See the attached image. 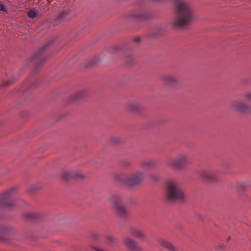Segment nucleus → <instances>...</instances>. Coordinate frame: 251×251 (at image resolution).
I'll list each match as a JSON object with an SVG mask.
<instances>
[{
    "mask_svg": "<svg viewBox=\"0 0 251 251\" xmlns=\"http://www.w3.org/2000/svg\"><path fill=\"white\" fill-rule=\"evenodd\" d=\"M177 15L173 25L175 27H183L190 24L194 20L192 10L190 6L182 1L176 4Z\"/></svg>",
    "mask_w": 251,
    "mask_h": 251,
    "instance_id": "f257e3e1",
    "label": "nucleus"
},
{
    "mask_svg": "<svg viewBox=\"0 0 251 251\" xmlns=\"http://www.w3.org/2000/svg\"><path fill=\"white\" fill-rule=\"evenodd\" d=\"M166 196L170 201H183L185 198L184 194L179 188V184L173 180H170L167 183Z\"/></svg>",
    "mask_w": 251,
    "mask_h": 251,
    "instance_id": "f03ea898",
    "label": "nucleus"
},
{
    "mask_svg": "<svg viewBox=\"0 0 251 251\" xmlns=\"http://www.w3.org/2000/svg\"><path fill=\"white\" fill-rule=\"evenodd\" d=\"M189 163L187 156L185 154H179L175 158L170 160L167 165L173 170L182 169Z\"/></svg>",
    "mask_w": 251,
    "mask_h": 251,
    "instance_id": "7ed1b4c3",
    "label": "nucleus"
},
{
    "mask_svg": "<svg viewBox=\"0 0 251 251\" xmlns=\"http://www.w3.org/2000/svg\"><path fill=\"white\" fill-rule=\"evenodd\" d=\"M15 194L14 190H10L3 194L0 195V207L10 208L12 205Z\"/></svg>",
    "mask_w": 251,
    "mask_h": 251,
    "instance_id": "20e7f679",
    "label": "nucleus"
},
{
    "mask_svg": "<svg viewBox=\"0 0 251 251\" xmlns=\"http://www.w3.org/2000/svg\"><path fill=\"white\" fill-rule=\"evenodd\" d=\"M144 176L143 172H137L131 176H126L124 182L128 186H133L139 183L143 180Z\"/></svg>",
    "mask_w": 251,
    "mask_h": 251,
    "instance_id": "39448f33",
    "label": "nucleus"
},
{
    "mask_svg": "<svg viewBox=\"0 0 251 251\" xmlns=\"http://www.w3.org/2000/svg\"><path fill=\"white\" fill-rule=\"evenodd\" d=\"M231 108L236 111L244 112L247 111L249 107L239 101H234L231 103Z\"/></svg>",
    "mask_w": 251,
    "mask_h": 251,
    "instance_id": "423d86ee",
    "label": "nucleus"
},
{
    "mask_svg": "<svg viewBox=\"0 0 251 251\" xmlns=\"http://www.w3.org/2000/svg\"><path fill=\"white\" fill-rule=\"evenodd\" d=\"M125 244L128 248L132 251L140 250L139 248L137 246V245L136 244V242H135L134 241H132L130 239H126L125 241Z\"/></svg>",
    "mask_w": 251,
    "mask_h": 251,
    "instance_id": "0eeeda50",
    "label": "nucleus"
},
{
    "mask_svg": "<svg viewBox=\"0 0 251 251\" xmlns=\"http://www.w3.org/2000/svg\"><path fill=\"white\" fill-rule=\"evenodd\" d=\"M115 206L117 212L121 215H124L126 214V211L125 208L120 202L115 201Z\"/></svg>",
    "mask_w": 251,
    "mask_h": 251,
    "instance_id": "6e6552de",
    "label": "nucleus"
},
{
    "mask_svg": "<svg viewBox=\"0 0 251 251\" xmlns=\"http://www.w3.org/2000/svg\"><path fill=\"white\" fill-rule=\"evenodd\" d=\"M164 80L166 84L171 85L176 82L177 79L173 76L168 75L164 77Z\"/></svg>",
    "mask_w": 251,
    "mask_h": 251,
    "instance_id": "1a4fd4ad",
    "label": "nucleus"
},
{
    "mask_svg": "<svg viewBox=\"0 0 251 251\" xmlns=\"http://www.w3.org/2000/svg\"><path fill=\"white\" fill-rule=\"evenodd\" d=\"M131 235L135 237L141 238V239H144L145 238V235L143 233L138 229H134L131 231Z\"/></svg>",
    "mask_w": 251,
    "mask_h": 251,
    "instance_id": "9d476101",
    "label": "nucleus"
},
{
    "mask_svg": "<svg viewBox=\"0 0 251 251\" xmlns=\"http://www.w3.org/2000/svg\"><path fill=\"white\" fill-rule=\"evenodd\" d=\"M160 244L163 247L169 250H173L174 249V247L172 244L165 240H162Z\"/></svg>",
    "mask_w": 251,
    "mask_h": 251,
    "instance_id": "9b49d317",
    "label": "nucleus"
},
{
    "mask_svg": "<svg viewBox=\"0 0 251 251\" xmlns=\"http://www.w3.org/2000/svg\"><path fill=\"white\" fill-rule=\"evenodd\" d=\"M39 14V12L36 9H32L29 10L27 13L28 18L30 19H34Z\"/></svg>",
    "mask_w": 251,
    "mask_h": 251,
    "instance_id": "f8f14e48",
    "label": "nucleus"
},
{
    "mask_svg": "<svg viewBox=\"0 0 251 251\" xmlns=\"http://www.w3.org/2000/svg\"><path fill=\"white\" fill-rule=\"evenodd\" d=\"M100 239V235L97 233H94L90 237V240L92 242H95Z\"/></svg>",
    "mask_w": 251,
    "mask_h": 251,
    "instance_id": "ddd939ff",
    "label": "nucleus"
},
{
    "mask_svg": "<svg viewBox=\"0 0 251 251\" xmlns=\"http://www.w3.org/2000/svg\"><path fill=\"white\" fill-rule=\"evenodd\" d=\"M116 241V238L112 236H109L106 238V244H110L114 243Z\"/></svg>",
    "mask_w": 251,
    "mask_h": 251,
    "instance_id": "4468645a",
    "label": "nucleus"
},
{
    "mask_svg": "<svg viewBox=\"0 0 251 251\" xmlns=\"http://www.w3.org/2000/svg\"><path fill=\"white\" fill-rule=\"evenodd\" d=\"M0 11L3 12H7L8 8L4 4H0Z\"/></svg>",
    "mask_w": 251,
    "mask_h": 251,
    "instance_id": "2eb2a0df",
    "label": "nucleus"
},
{
    "mask_svg": "<svg viewBox=\"0 0 251 251\" xmlns=\"http://www.w3.org/2000/svg\"><path fill=\"white\" fill-rule=\"evenodd\" d=\"M151 163L150 162H147L144 163L142 166L143 170H145L147 168H149L151 167Z\"/></svg>",
    "mask_w": 251,
    "mask_h": 251,
    "instance_id": "dca6fc26",
    "label": "nucleus"
},
{
    "mask_svg": "<svg viewBox=\"0 0 251 251\" xmlns=\"http://www.w3.org/2000/svg\"><path fill=\"white\" fill-rule=\"evenodd\" d=\"M128 109L130 111H134L136 109V106L131 104L129 106Z\"/></svg>",
    "mask_w": 251,
    "mask_h": 251,
    "instance_id": "f3484780",
    "label": "nucleus"
},
{
    "mask_svg": "<svg viewBox=\"0 0 251 251\" xmlns=\"http://www.w3.org/2000/svg\"><path fill=\"white\" fill-rule=\"evenodd\" d=\"M245 98L246 100H251V93H249L246 95Z\"/></svg>",
    "mask_w": 251,
    "mask_h": 251,
    "instance_id": "a211bd4d",
    "label": "nucleus"
},
{
    "mask_svg": "<svg viewBox=\"0 0 251 251\" xmlns=\"http://www.w3.org/2000/svg\"><path fill=\"white\" fill-rule=\"evenodd\" d=\"M0 232L2 233V234H5L7 232V230L4 229H2L0 230Z\"/></svg>",
    "mask_w": 251,
    "mask_h": 251,
    "instance_id": "6ab92c4d",
    "label": "nucleus"
},
{
    "mask_svg": "<svg viewBox=\"0 0 251 251\" xmlns=\"http://www.w3.org/2000/svg\"><path fill=\"white\" fill-rule=\"evenodd\" d=\"M0 239H3L4 237L2 236H0Z\"/></svg>",
    "mask_w": 251,
    "mask_h": 251,
    "instance_id": "aec40b11",
    "label": "nucleus"
}]
</instances>
